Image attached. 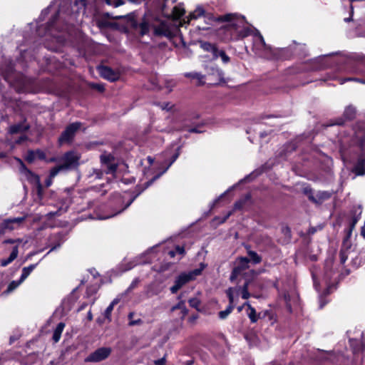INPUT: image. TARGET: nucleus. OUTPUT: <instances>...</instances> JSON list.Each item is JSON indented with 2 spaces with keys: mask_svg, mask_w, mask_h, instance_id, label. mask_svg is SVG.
<instances>
[{
  "mask_svg": "<svg viewBox=\"0 0 365 365\" xmlns=\"http://www.w3.org/2000/svg\"><path fill=\"white\" fill-rule=\"evenodd\" d=\"M217 21L225 23L224 29L232 40H238L252 35L255 51H262L269 49V46L266 44L263 36L257 29H251L245 26L247 22L245 16L236 14H227L219 16Z\"/></svg>",
  "mask_w": 365,
  "mask_h": 365,
  "instance_id": "1",
  "label": "nucleus"
},
{
  "mask_svg": "<svg viewBox=\"0 0 365 365\" xmlns=\"http://www.w3.org/2000/svg\"><path fill=\"white\" fill-rule=\"evenodd\" d=\"M351 142L353 146L350 153H356L355 160H365V120L358 122L353 128Z\"/></svg>",
  "mask_w": 365,
  "mask_h": 365,
  "instance_id": "2",
  "label": "nucleus"
},
{
  "mask_svg": "<svg viewBox=\"0 0 365 365\" xmlns=\"http://www.w3.org/2000/svg\"><path fill=\"white\" fill-rule=\"evenodd\" d=\"M125 163H115V161H101L100 168H93L88 174L91 179H101L103 174L111 175L114 178H118L123 169L127 168Z\"/></svg>",
  "mask_w": 365,
  "mask_h": 365,
  "instance_id": "3",
  "label": "nucleus"
},
{
  "mask_svg": "<svg viewBox=\"0 0 365 365\" xmlns=\"http://www.w3.org/2000/svg\"><path fill=\"white\" fill-rule=\"evenodd\" d=\"M63 163L54 166L51 169L49 175L45 180V186L46 187H50L53 182V178H55L59 173H68L74 172L76 178L78 180L81 177V172L79 170L80 161H62Z\"/></svg>",
  "mask_w": 365,
  "mask_h": 365,
  "instance_id": "4",
  "label": "nucleus"
},
{
  "mask_svg": "<svg viewBox=\"0 0 365 365\" xmlns=\"http://www.w3.org/2000/svg\"><path fill=\"white\" fill-rule=\"evenodd\" d=\"M314 359L318 365H343L346 361L341 353L319 349L315 353Z\"/></svg>",
  "mask_w": 365,
  "mask_h": 365,
  "instance_id": "5",
  "label": "nucleus"
},
{
  "mask_svg": "<svg viewBox=\"0 0 365 365\" xmlns=\"http://www.w3.org/2000/svg\"><path fill=\"white\" fill-rule=\"evenodd\" d=\"M174 161H170V164L165 168H163L161 171L158 172L157 174H155L150 180L145 182L143 185H138L135 187L134 190L132 191L133 196L131 199L122 208H120L119 210H118L115 215L119 213H121L123 211H124L125 209H127L132 203L138 197L145 189H147L149 186H150L153 182L158 179L163 173L166 172V170L168 169V168L171 165V164Z\"/></svg>",
  "mask_w": 365,
  "mask_h": 365,
  "instance_id": "6",
  "label": "nucleus"
},
{
  "mask_svg": "<svg viewBox=\"0 0 365 365\" xmlns=\"http://www.w3.org/2000/svg\"><path fill=\"white\" fill-rule=\"evenodd\" d=\"M81 125L82 123L78 121L70 123L66 127L65 130L59 136L58 143L61 145L64 143H71L73 141L77 131L81 128Z\"/></svg>",
  "mask_w": 365,
  "mask_h": 365,
  "instance_id": "7",
  "label": "nucleus"
},
{
  "mask_svg": "<svg viewBox=\"0 0 365 365\" xmlns=\"http://www.w3.org/2000/svg\"><path fill=\"white\" fill-rule=\"evenodd\" d=\"M206 72L207 81L210 85H218L220 83L225 82L224 73L218 67L210 65L206 66Z\"/></svg>",
  "mask_w": 365,
  "mask_h": 365,
  "instance_id": "8",
  "label": "nucleus"
},
{
  "mask_svg": "<svg viewBox=\"0 0 365 365\" xmlns=\"http://www.w3.org/2000/svg\"><path fill=\"white\" fill-rule=\"evenodd\" d=\"M112 352L110 347H101L91 353L86 359V362L97 363L106 360Z\"/></svg>",
  "mask_w": 365,
  "mask_h": 365,
  "instance_id": "9",
  "label": "nucleus"
},
{
  "mask_svg": "<svg viewBox=\"0 0 365 365\" xmlns=\"http://www.w3.org/2000/svg\"><path fill=\"white\" fill-rule=\"evenodd\" d=\"M356 115V108L352 105H349L346 106L344 109L343 117L339 118L334 121H332L330 124L327 125V126L329 125H342L344 124L345 120H352L355 118Z\"/></svg>",
  "mask_w": 365,
  "mask_h": 365,
  "instance_id": "10",
  "label": "nucleus"
},
{
  "mask_svg": "<svg viewBox=\"0 0 365 365\" xmlns=\"http://www.w3.org/2000/svg\"><path fill=\"white\" fill-rule=\"evenodd\" d=\"M98 71L102 78L111 82H114L120 78V73L118 71L107 66H98Z\"/></svg>",
  "mask_w": 365,
  "mask_h": 365,
  "instance_id": "11",
  "label": "nucleus"
},
{
  "mask_svg": "<svg viewBox=\"0 0 365 365\" xmlns=\"http://www.w3.org/2000/svg\"><path fill=\"white\" fill-rule=\"evenodd\" d=\"M19 172L21 175H23L25 178L28 180V182L35 185L37 183H39L41 182L40 178L38 175L33 173L31 170H29L26 165L24 164V161H19Z\"/></svg>",
  "mask_w": 365,
  "mask_h": 365,
  "instance_id": "12",
  "label": "nucleus"
},
{
  "mask_svg": "<svg viewBox=\"0 0 365 365\" xmlns=\"http://www.w3.org/2000/svg\"><path fill=\"white\" fill-rule=\"evenodd\" d=\"M297 145L295 142H289L279 147L275 153L276 158H286L291 156L296 150Z\"/></svg>",
  "mask_w": 365,
  "mask_h": 365,
  "instance_id": "13",
  "label": "nucleus"
},
{
  "mask_svg": "<svg viewBox=\"0 0 365 365\" xmlns=\"http://www.w3.org/2000/svg\"><path fill=\"white\" fill-rule=\"evenodd\" d=\"M282 50L290 52V55L297 56L299 57H305L307 55L306 45L297 43L294 41L292 45H289L287 48H283Z\"/></svg>",
  "mask_w": 365,
  "mask_h": 365,
  "instance_id": "14",
  "label": "nucleus"
},
{
  "mask_svg": "<svg viewBox=\"0 0 365 365\" xmlns=\"http://www.w3.org/2000/svg\"><path fill=\"white\" fill-rule=\"evenodd\" d=\"M192 281L191 274H187L185 272L181 273L178 275L174 282V285L170 287L172 294H175L185 284Z\"/></svg>",
  "mask_w": 365,
  "mask_h": 365,
  "instance_id": "15",
  "label": "nucleus"
},
{
  "mask_svg": "<svg viewBox=\"0 0 365 365\" xmlns=\"http://www.w3.org/2000/svg\"><path fill=\"white\" fill-rule=\"evenodd\" d=\"M251 204L252 195L250 193H247L235 202L233 209L234 210H242L249 207Z\"/></svg>",
  "mask_w": 365,
  "mask_h": 365,
  "instance_id": "16",
  "label": "nucleus"
},
{
  "mask_svg": "<svg viewBox=\"0 0 365 365\" xmlns=\"http://www.w3.org/2000/svg\"><path fill=\"white\" fill-rule=\"evenodd\" d=\"M64 240H64V234L63 232H58V233L54 234L52 236H51L50 243H49L51 250H49L48 254L50 253L51 252L59 248L61 246V245L63 243Z\"/></svg>",
  "mask_w": 365,
  "mask_h": 365,
  "instance_id": "17",
  "label": "nucleus"
},
{
  "mask_svg": "<svg viewBox=\"0 0 365 365\" xmlns=\"http://www.w3.org/2000/svg\"><path fill=\"white\" fill-rule=\"evenodd\" d=\"M58 11H56L53 16L50 19L49 21L46 24V31H45V35L48 34V35H51L56 38H59L60 36H58V35H56L54 34V32L56 31V27H55V25L56 24V21L58 20Z\"/></svg>",
  "mask_w": 365,
  "mask_h": 365,
  "instance_id": "18",
  "label": "nucleus"
},
{
  "mask_svg": "<svg viewBox=\"0 0 365 365\" xmlns=\"http://www.w3.org/2000/svg\"><path fill=\"white\" fill-rule=\"evenodd\" d=\"M26 217H13L4 220L2 222H8L6 229L9 231H12L19 227L22 222H24L26 220Z\"/></svg>",
  "mask_w": 365,
  "mask_h": 365,
  "instance_id": "19",
  "label": "nucleus"
},
{
  "mask_svg": "<svg viewBox=\"0 0 365 365\" xmlns=\"http://www.w3.org/2000/svg\"><path fill=\"white\" fill-rule=\"evenodd\" d=\"M24 160H46L44 152L40 149L35 150H29Z\"/></svg>",
  "mask_w": 365,
  "mask_h": 365,
  "instance_id": "20",
  "label": "nucleus"
},
{
  "mask_svg": "<svg viewBox=\"0 0 365 365\" xmlns=\"http://www.w3.org/2000/svg\"><path fill=\"white\" fill-rule=\"evenodd\" d=\"M180 149L181 147L178 145L173 144L166 151L168 160H177L180 155Z\"/></svg>",
  "mask_w": 365,
  "mask_h": 365,
  "instance_id": "21",
  "label": "nucleus"
},
{
  "mask_svg": "<svg viewBox=\"0 0 365 365\" xmlns=\"http://www.w3.org/2000/svg\"><path fill=\"white\" fill-rule=\"evenodd\" d=\"M332 195V192L329 191H318L316 194V202H314L315 205H320L324 201L331 198Z\"/></svg>",
  "mask_w": 365,
  "mask_h": 365,
  "instance_id": "22",
  "label": "nucleus"
},
{
  "mask_svg": "<svg viewBox=\"0 0 365 365\" xmlns=\"http://www.w3.org/2000/svg\"><path fill=\"white\" fill-rule=\"evenodd\" d=\"M362 210H361V206H354L351 210H350L349 215H350V220L355 224L358 222V221L360 220L361 216Z\"/></svg>",
  "mask_w": 365,
  "mask_h": 365,
  "instance_id": "23",
  "label": "nucleus"
},
{
  "mask_svg": "<svg viewBox=\"0 0 365 365\" xmlns=\"http://www.w3.org/2000/svg\"><path fill=\"white\" fill-rule=\"evenodd\" d=\"M19 254V247L18 245H16L13 247V250L9 255V257L7 259H3L1 260V266L2 267H6L10 263H11L16 257H18Z\"/></svg>",
  "mask_w": 365,
  "mask_h": 365,
  "instance_id": "24",
  "label": "nucleus"
},
{
  "mask_svg": "<svg viewBox=\"0 0 365 365\" xmlns=\"http://www.w3.org/2000/svg\"><path fill=\"white\" fill-rule=\"evenodd\" d=\"M154 35L156 36H170V31L165 24H160L154 28Z\"/></svg>",
  "mask_w": 365,
  "mask_h": 365,
  "instance_id": "25",
  "label": "nucleus"
},
{
  "mask_svg": "<svg viewBox=\"0 0 365 365\" xmlns=\"http://www.w3.org/2000/svg\"><path fill=\"white\" fill-rule=\"evenodd\" d=\"M247 250V255H248V259L250 262L252 263L253 264H258L262 262V257L259 255H258L255 251L250 250L249 247H246Z\"/></svg>",
  "mask_w": 365,
  "mask_h": 365,
  "instance_id": "26",
  "label": "nucleus"
},
{
  "mask_svg": "<svg viewBox=\"0 0 365 365\" xmlns=\"http://www.w3.org/2000/svg\"><path fill=\"white\" fill-rule=\"evenodd\" d=\"M185 76L187 78L197 80V81H198L197 85H199V86H202L205 83V82L204 81V79L205 78V76L202 74L201 73H199V72L185 73Z\"/></svg>",
  "mask_w": 365,
  "mask_h": 365,
  "instance_id": "27",
  "label": "nucleus"
},
{
  "mask_svg": "<svg viewBox=\"0 0 365 365\" xmlns=\"http://www.w3.org/2000/svg\"><path fill=\"white\" fill-rule=\"evenodd\" d=\"M351 171L356 175H365V161H356L351 168Z\"/></svg>",
  "mask_w": 365,
  "mask_h": 365,
  "instance_id": "28",
  "label": "nucleus"
},
{
  "mask_svg": "<svg viewBox=\"0 0 365 365\" xmlns=\"http://www.w3.org/2000/svg\"><path fill=\"white\" fill-rule=\"evenodd\" d=\"M349 345L354 354H357L364 350V345L361 341L355 339H349Z\"/></svg>",
  "mask_w": 365,
  "mask_h": 365,
  "instance_id": "29",
  "label": "nucleus"
},
{
  "mask_svg": "<svg viewBox=\"0 0 365 365\" xmlns=\"http://www.w3.org/2000/svg\"><path fill=\"white\" fill-rule=\"evenodd\" d=\"M64 327L65 324L63 322H60L57 324L52 336L54 342H58L59 341Z\"/></svg>",
  "mask_w": 365,
  "mask_h": 365,
  "instance_id": "30",
  "label": "nucleus"
},
{
  "mask_svg": "<svg viewBox=\"0 0 365 365\" xmlns=\"http://www.w3.org/2000/svg\"><path fill=\"white\" fill-rule=\"evenodd\" d=\"M250 282V280H246L242 287H238L239 290L241 292V297L244 299H247L250 297V294L248 291Z\"/></svg>",
  "mask_w": 365,
  "mask_h": 365,
  "instance_id": "31",
  "label": "nucleus"
},
{
  "mask_svg": "<svg viewBox=\"0 0 365 365\" xmlns=\"http://www.w3.org/2000/svg\"><path fill=\"white\" fill-rule=\"evenodd\" d=\"M36 266V264H31L29 267H24L22 269L21 277L19 279V282H24L28 277L30 273L34 270Z\"/></svg>",
  "mask_w": 365,
  "mask_h": 365,
  "instance_id": "32",
  "label": "nucleus"
},
{
  "mask_svg": "<svg viewBox=\"0 0 365 365\" xmlns=\"http://www.w3.org/2000/svg\"><path fill=\"white\" fill-rule=\"evenodd\" d=\"M302 193L308 197L310 202L314 204L316 195H314L313 190L310 186L304 187L302 190Z\"/></svg>",
  "mask_w": 365,
  "mask_h": 365,
  "instance_id": "33",
  "label": "nucleus"
},
{
  "mask_svg": "<svg viewBox=\"0 0 365 365\" xmlns=\"http://www.w3.org/2000/svg\"><path fill=\"white\" fill-rule=\"evenodd\" d=\"M200 48H202L205 51L210 52L215 51L216 52V46L213 43H211L207 41H200Z\"/></svg>",
  "mask_w": 365,
  "mask_h": 365,
  "instance_id": "34",
  "label": "nucleus"
},
{
  "mask_svg": "<svg viewBox=\"0 0 365 365\" xmlns=\"http://www.w3.org/2000/svg\"><path fill=\"white\" fill-rule=\"evenodd\" d=\"M185 14V9L180 6H175L173 9L172 16L175 19H180Z\"/></svg>",
  "mask_w": 365,
  "mask_h": 365,
  "instance_id": "35",
  "label": "nucleus"
},
{
  "mask_svg": "<svg viewBox=\"0 0 365 365\" xmlns=\"http://www.w3.org/2000/svg\"><path fill=\"white\" fill-rule=\"evenodd\" d=\"M238 261H239V264L236 267L240 268V270L243 271V270L249 268L248 264L250 263V261L248 259V257H238Z\"/></svg>",
  "mask_w": 365,
  "mask_h": 365,
  "instance_id": "36",
  "label": "nucleus"
},
{
  "mask_svg": "<svg viewBox=\"0 0 365 365\" xmlns=\"http://www.w3.org/2000/svg\"><path fill=\"white\" fill-rule=\"evenodd\" d=\"M205 9L202 6H197L194 11H192L190 14L191 19H196L199 17L204 16Z\"/></svg>",
  "mask_w": 365,
  "mask_h": 365,
  "instance_id": "37",
  "label": "nucleus"
},
{
  "mask_svg": "<svg viewBox=\"0 0 365 365\" xmlns=\"http://www.w3.org/2000/svg\"><path fill=\"white\" fill-rule=\"evenodd\" d=\"M27 128H24L21 123L14 124L9 127V133L16 134L23 130H26Z\"/></svg>",
  "mask_w": 365,
  "mask_h": 365,
  "instance_id": "38",
  "label": "nucleus"
},
{
  "mask_svg": "<svg viewBox=\"0 0 365 365\" xmlns=\"http://www.w3.org/2000/svg\"><path fill=\"white\" fill-rule=\"evenodd\" d=\"M235 306L234 305H228L225 310L220 311L218 313V317L220 319H225L227 317V316L232 312Z\"/></svg>",
  "mask_w": 365,
  "mask_h": 365,
  "instance_id": "39",
  "label": "nucleus"
},
{
  "mask_svg": "<svg viewBox=\"0 0 365 365\" xmlns=\"http://www.w3.org/2000/svg\"><path fill=\"white\" fill-rule=\"evenodd\" d=\"M249 310L250 312L248 313V317L250 318L251 322H257L258 317L255 309L252 307L251 305H249Z\"/></svg>",
  "mask_w": 365,
  "mask_h": 365,
  "instance_id": "40",
  "label": "nucleus"
},
{
  "mask_svg": "<svg viewBox=\"0 0 365 365\" xmlns=\"http://www.w3.org/2000/svg\"><path fill=\"white\" fill-rule=\"evenodd\" d=\"M350 238L351 237H348V234L346 233V235L344 237L343 241H342V245H341V250L349 251V250L351 247V241H350Z\"/></svg>",
  "mask_w": 365,
  "mask_h": 365,
  "instance_id": "41",
  "label": "nucleus"
},
{
  "mask_svg": "<svg viewBox=\"0 0 365 365\" xmlns=\"http://www.w3.org/2000/svg\"><path fill=\"white\" fill-rule=\"evenodd\" d=\"M181 309L184 314H187L188 312L187 309L185 307V301H180L176 305H175L172 310Z\"/></svg>",
  "mask_w": 365,
  "mask_h": 365,
  "instance_id": "42",
  "label": "nucleus"
},
{
  "mask_svg": "<svg viewBox=\"0 0 365 365\" xmlns=\"http://www.w3.org/2000/svg\"><path fill=\"white\" fill-rule=\"evenodd\" d=\"M242 272V271L240 270V268L235 267L232 269L231 274L230 276V282H234L237 278V277L241 274Z\"/></svg>",
  "mask_w": 365,
  "mask_h": 365,
  "instance_id": "43",
  "label": "nucleus"
},
{
  "mask_svg": "<svg viewBox=\"0 0 365 365\" xmlns=\"http://www.w3.org/2000/svg\"><path fill=\"white\" fill-rule=\"evenodd\" d=\"M139 31L141 36L147 34L149 31V24L147 22L140 24Z\"/></svg>",
  "mask_w": 365,
  "mask_h": 365,
  "instance_id": "44",
  "label": "nucleus"
},
{
  "mask_svg": "<svg viewBox=\"0 0 365 365\" xmlns=\"http://www.w3.org/2000/svg\"><path fill=\"white\" fill-rule=\"evenodd\" d=\"M365 253V252H360L359 256L356 257L354 259H353L352 262L356 266H359L361 264H364L365 262V259H363L362 255Z\"/></svg>",
  "mask_w": 365,
  "mask_h": 365,
  "instance_id": "45",
  "label": "nucleus"
},
{
  "mask_svg": "<svg viewBox=\"0 0 365 365\" xmlns=\"http://www.w3.org/2000/svg\"><path fill=\"white\" fill-rule=\"evenodd\" d=\"M188 303L191 307L195 308L197 310H199V306L200 305L201 302L198 298H191L188 300Z\"/></svg>",
  "mask_w": 365,
  "mask_h": 365,
  "instance_id": "46",
  "label": "nucleus"
},
{
  "mask_svg": "<svg viewBox=\"0 0 365 365\" xmlns=\"http://www.w3.org/2000/svg\"><path fill=\"white\" fill-rule=\"evenodd\" d=\"M79 157L76 155L73 151H69L65 153L64 156L61 160H78Z\"/></svg>",
  "mask_w": 365,
  "mask_h": 365,
  "instance_id": "47",
  "label": "nucleus"
},
{
  "mask_svg": "<svg viewBox=\"0 0 365 365\" xmlns=\"http://www.w3.org/2000/svg\"><path fill=\"white\" fill-rule=\"evenodd\" d=\"M340 84H344L349 81H356L365 84V81L359 78H343L339 79Z\"/></svg>",
  "mask_w": 365,
  "mask_h": 365,
  "instance_id": "48",
  "label": "nucleus"
},
{
  "mask_svg": "<svg viewBox=\"0 0 365 365\" xmlns=\"http://www.w3.org/2000/svg\"><path fill=\"white\" fill-rule=\"evenodd\" d=\"M203 125L202 123H200V124H197L195 126H193L192 128H190L188 129V131L190 133H203L204 132V130L202 129V128L203 127Z\"/></svg>",
  "mask_w": 365,
  "mask_h": 365,
  "instance_id": "49",
  "label": "nucleus"
},
{
  "mask_svg": "<svg viewBox=\"0 0 365 365\" xmlns=\"http://www.w3.org/2000/svg\"><path fill=\"white\" fill-rule=\"evenodd\" d=\"M21 282L19 281H12L9 283L6 290V292L9 293L14 291Z\"/></svg>",
  "mask_w": 365,
  "mask_h": 365,
  "instance_id": "50",
  "label": "nucleus"
},
{
  "mask_svg": "<svg viewBox=\"0 0 365 365\" xmlns=\"http://www.w3.org/2000/svg\"><path fill=\"white\" fill-rule=\"evenodd\" d=\"M226 294L229 299V305H234L233 288L230 287L227 289Z\"/></svg>",
  "mask_w": 365,
  "mask_h": 365,
  "instance_id": "51",
  "label": "nucleus"
},
{
  "mask_svg": "<svg viewBox=\"0 0 365 365\" xmlns=\"http://www.w3.org/2000/svg\"><path fill=\"white\" fill-rule=\"evenodd\" d=\"M36 190V194L40 199H42L43 196V187L41 182L34 185Z\"/></svg>",
  "mask_w": 365,
  "mask_h": 365,
  "instance_id": "52",
  "label": "nucleus"
},
{
  "mask_svg": "<svg viewBox=\"0 0 365 365\" xmlns=\"http://www.w3.org/2000/svg\"><path fill=\"white\" fill-rule=\"evenodd\" d=\"M201 266L202 267L200 268V269H195L191 272H190L189 273H187V274H191V277H192V280H193L195 279V277L196 276H198L201 274L202 272V270L204 269L205 266L203 264H201Z\"/></svg>",
  "mask_w": 365,
  "mask_h": 365,
  "instance_id": "53",
  "label": "nucleus"
},
{
  "mask_svg": "<svg viewBox=\"0 0 365 365\" xmlns=\"http://www.w3.org/2000/svg\"><path fill=\"white\" fill-rule=\"evenodd\" d=\"M339 258L341 264H344L348 258V251L340 250Z\"/></svg>",
  "mask_w": 365,
  "mask_h": 365,
  "instance_id": "54",
  "label": "nucleus"
},
{
  "mask_svg": "<svg viewBox=\"0 0 365 365\" xmlns=\"http://www.w3.org/2000/svg\"><path fill=\"white\" fill-rule=\"evenodd\" d=\"M356 224L349 220V227L345 230L346 233L348 234V237H351L352 235V232L355 228Z\"/></svg>",
  "mask_w": 365,
  "mask_h": 365,
  "instance_id": "55",
  "label": "nucleus"
},
{
  "mask_svg": "<svg viewBox=\"0 0 365 365\" xmlns=\"http://www.w3.org/2000/svg\"><path fill=\"white\" fill-rule=\"evenodd\" d=\"M140 282V279L138 278H135L132 283L130 284L128 288L127 289V292H131L133 289H134L138 285Z\"/></svg>",
  "mask_w": 365,
  "mask_h": 365,
  "instance_id": "56",
  "label": "nucleus"
},
{
  "mask_svg": "<svg viewBox=\"0 0 365 365\" xmlns=\"http://www.w3.org/2000/svg\"><path fill=\"white\" fill-rule=\"evenodd\" d=\"M219 55L224 63H227L230 61V57L224 51H221V52L219 53Z\"/></svg>",
  "mask_w": 365,
  "mask_h": 365,
  "instance_id": "57",
  "label": "nucleus"
},
{
  "mask_svg": "<svg viewBox=\"0 0 365 365\" xmlns=\"http://www.w3.org/2000/svg\"><path fill=\"white\" fill-rule=\"evenodd\" d=\"M113 310V304H109V306L106 308L104 312V317L106 319H110L111 312Z\"/></svg>",
  "mask_w": 365,
  "mask_h": 365,
  "instance_id": "58",
  "label": "nucleus"
},
{
  "mask_svg": "<svg viewBox=\"0 0 365 365\" xmlns=\"http://www.w3.org/2000/svg\"><path fill=\"white\" fill-rule=\"evenodd\" d=\"M8 222H1L0 224V236H2L6 234V232L8 231L6 227Z\"/></svg>",
  "mask_w": 365,
  "mask_h": 365,
  "instance_id": "59",
  "label": "nucleus"
},
{
  "mask_svg": "<svg viewBox=\"0 0 365 365\" xmlns=\"http://www.w3.org/2000/svg\"><path fill=\"white\" fill-rule=\"evenodd\" d=\"M322 226H319V227H310L307 231V234L309 235H313L314 234H315L317 232V231L318 230H322Z\"/></svg>",
  "mask_w": 365,
  "mask_h": 365,
  "instance_id": "60",
  "label": "nucleus"
},
{
  "mask_svg": "<svg viewBox=\"0 0 365 365\" xmlns=\"http://www.w3.org/2000/svg\"><path fill=\"white\" fill-rule=\"evenodd\" d=\"M106 2L109 5H114L115 7H117L123 4L120 0H106Z\"/></svg>",
  "mask_w": 365,
  "mask_h": 365,
  "instance_id": "61",
  "label": "nucleus"
},
{
  "mask_svg": "<svg viewBox=\"0 0 365 365\" xmlns=\"http://www.w3.org/2000/svg\"><path fill=\"white\" fill-rule=\"evenodd\" d=\"M256 175H254L253 173H251L247 176H245L243 179L240 180V182H251Z\"/></svg>",
  "mask_w": 365,
  "mask_h": 365,
  "instance_id": "62",
  "label": "nucleus"
},
{
  "mask_svg": "<svg viewBox=\"0 0 365 365\" xmlns=\"http://www.w3.org/2000/svg\"><path fill=\"white\" fill-rule=\"evenodd\" d=\"M48 11H49V7H47L46 9H43L41 11V15L38 17V19H39L40 21H42L44 20L46 16H47L48 14Z\"/></svg>",
  "mask_w": 365,
  "mask_h": 365,
  "instance_id": "63",
  "label": "nucleus"
},
{
  "mask_svg": "<svg viewBox=\"0 0 365 365\" xmlns=\"http://www.w3.org/2000/svg\"><path fill=\"white\" fill-rule=\"evenodd\" d=\"M175 250L176 253H178L180 255H184L185 253V248L182 246L177 245L175 248Z\"/></svg>",
  "mask_w": 365,
  "mask_h": 365,
  "instance_id": "64",
  "label": "nucleus"
}]
</instances>
